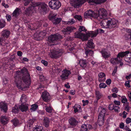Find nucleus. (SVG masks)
<instances>
[{"label":"nucleus","instance_id":"nucleus-39","mask_svg":"<svg viewBox=\"0 0 131 131\" xmlns=\"http://www.w3.org/2000/svg\"><path fill=\"white\" fill-rule=\"evenodd\" d=\"M88 128L87 125L85 124H83L81 126V131H87Z\"/></svg>","mask_w":131,"mask_h":131},{"label":"nucleus","instance_id":"nucleus-26","mask_svg":"<svg viewBox=\"0 0 131 131\" xmlns=\"http://www.w3.org/2000/svg\"><path fill=\"white\" fill-rule=\"evenodd\" d=\"M73 108L74 109V111L75 113L79 111L80 112L81 111V107L80 105L78 104H75L73 107Z\"/></svg>","mask_w":131,"mask_h":131},{"label":"nucleus","instance_id":"nucleus-50","mask_svg":"<svg viewBox=\"0 0 131 131\" xmlns=\"http://www.w3.org/2000/svg\"><path fill=\"white\" fill-rule=\"evenodd\" d=\"M74 18H76L78 19L80 21H82V18L79 15H76L74 16Z\"/></svg>","mask_w":131,"mask_h":131},{"label":"nucleus","instance_id":"nucleus-22","mask_svg":"<svg viewBox=\"0 0 131 131\" xmlns=\"http://www.w3.org/2000/svg\"><path fill=\"white\" fill-rule=\"evenodd\" d=\"M99 80L100 82H103L105 81V74L103 73H100L98 75Z\"/></svg>","mask_w":131,"mask_h":131},{"label":"nucleus","instance_id":"nucleus-55","mask_svg":"<svg viewBox=\"0 0 131 131\" xmlns=\"http://www.w3.org/2000/svg\"><path fill=\"white\" fill-rule=\"evenodd\" d=\"M82 102L83 103V105L84 106L85 105L88 104L89 103V101L88 100L85 101L84 100H82Z\"/></svg>","mask_w":131,"mask_h":131},{"label":"nucleus","instance_id":"nucleus-21","mask_svg":"<svg viewBox=\"0 0 131 131\" xmlns=\"http://www.w3.org/2000/svg\"><path fill=\"white\" fill-rule=\"evenodd\" d=\"M21 13V9L18 8H17L13 12L12 14L13 16L16 17L18 16Z\"/></svg>","mask_w":131,"mask_h":131},{"label":"nucleus","instance_id":"nucleus-51","mask_svg":"<svg viewBox=\"0 0 131 131\" xmlns=\"http://www.w3.org/2000/svg\"><path fill=\"white\" fill-rule=\"evenodd\" d=\"M115 105L112 104H111L108 106V108L111 110H114V108Z\"/></svg>","mask_w":131,"mask_h":131},{"label":"nucleus","instance_id":"nucleus-43","mask_svg":"<svg viewBox=\"0 0 131 131\" xmlns=\"http://www.w3.org/2000/svg\"><path fill=\"white\" fill-rule=\"evenodd\" d=\"M110 61L111 63L113 65H114L117 63L116 59L115 58L111 59Z\"/></svg>","mask_w":131,"mask_h":131},{"label":"nucleus","instance_id":"nucleus-14","mask_svg":"<svg viewBox=\"0 0 131 131\" xmlns=\"http://www.w3.org/2000/svg\"><path fill=\"white\" fill-rule=\"evenodd\" d=\"M28 105L26 103H22L19 106V108L22 112H25L28 109Z\"/></svg>","mask_w":131,"mask_h":131},{"label":"nucleus","instance_id":"nucleus-34","mask_svg":"<svg viewBox=\"0 0 131 131\" xmlns=\"http://www.w3.org/2000/svg\"><path fill=\"white\" fill-rule=\"evenodd\" d=\"M104 118L98 117L97 122L99 125L101 126L104 123Z\"/></svg>","mask_w":131,"mask_h":131},{"label":"nucleus","instance_id":"nucleus-60","mask_svg":"<svg viewBox=\"0 0 131 131\" xmlns=\"http://www.w3.org/2000/svg\"><path fill=\"white\" fill-rule=\"evenodd\" d=\"M129 100L130 101H131V91H128V93Z\"/></svg>","mask_w":131,"mask_h":131},{"label":"nucleus","instance_id":"nucleus-10","mask_svg":"<svg viewBox=\"0 0 131 131\" xmlns=\"http://www.w3.org/2000/svg\"><path fill=\"white\" fill-rule=\"evenodd\" d=\"M98 16V14L95 13L93 11L91 10L86 11L84 14V17L86 18L89 17H92L95 18H97Z\"/></svg>","mask_w":131,"mask_h":131},{"label":"nucleus","instance_id":"nucleus-18","mask_svg":"<svg viewBox=\"0 0 131 131\" xmlns=\"http://www.w3.org/2000/svg\"><path fill=\"white\" fill-rule=\"evenodd\" d=\"M101 52L102 56L105 58H108L110 56V53L105 49H102Z\"/></svg>","mask_w":131,"mask_h":131},{"label":"nucleus","instance_id":"nucleus-41","mask_svg":"<svg viewBox=\"0 0 131 131\" xmlns=\"http://www.w3.org/2000/svg\"><path fill=\"white\" fill-rule=\"evenodd\" d=\"M96 97L98 100L100 99L101 96V94L99 91H96L95 92Z\"/></svg>","mask_w":131,"mask_h":131},{"label":"nucleus","instance_id":"nucleus-47","mask_svg":"<svg viewBox=\"0 0 131 131\" xmlns=\"http://www.w3.org/2000/svg\"><path fill=\"white\" fill-rule=\"evenodd\" d=\"M8 82V79L6 78H4L3 80V85L7 83Z\"/></svg>","mask_w":131,"mask_h":131},{"label":"nucleus","instance_id":"nucleus-36","mask_svg":"<svg viewBox=\"0 0 131 131\" xmlns=\"http://www.w3.org/2000/svg\"><path fill=\"white\" fill-rule=\"evenodd\" d=\"M31 107L30 108V110L31 112L35 111L37 109L38 106V105L36 104H34L31 106Z\"/></svg>","mask_w":131,"mask_h":131},{"label":"nucleus","instance_id":"nucleus-23","mask_svg":"<svg viewBox=\"0 0 131 131\" xmlns=\"http://www.w3.org/2000/svg\"><path fill=\"white\" fill-rule=\"evenodd\" d=\"M73 30V28L72 27H68L66 29L62 30V31L64 34H66L67 32H71Z\"/></svg>","mask_w":131,"mask_h":131},{"label":"nucleus","instance_id":"nucleus-7","mask_svg":"<svg viewBox=\"0 0 131 131\" xmlns=\"http://www.w3.org/2000/svg\"><path fill=\"white\" fill-rule=\"evenodd\" d=\"M62 52L61 49H55L51 51L49 55L51 58L58 57L61 56Z\"/></svg>","mask_w":131,"mask_h":131},{"label":"nucleus","instance_id":"nucleus-11","mask_svg":"<svg viewBox=\"0 0 131 131\" xmlns=\"http://www.w3.org/2000/svg\"><path fill=\"white\" fill-rule=\"evenodd\" d=\"M70 74V71L65 69L62 71V74L60 77L62 80H65L68 78V76Z\"/></svg>","mask_w":131,"mask_h":131},{"label":"nucleus","instance_id":"nucleus-1","mask_svg":"<svg viewBox=\"0 0 131 131\" xmlns=\"http://www.w3.org/2000/svg\"><path fill=\"white\" fill-rule=\"evenodd\" d=\"M15 79L14 82L17 88L21 90H23L24 88V85L22 84L20 78H22L23 80L25 82L27 81H30V75L28 72V71L25 68H23L21 71H17L16 72Z\"/></svg>","mask_w":131,"mask_h":131},{"label":"nucleus","instance_id":"nucleus-61","mask_svg":"<svg viewBox=\"0 0 131 131\" xmlns=\"http://www.w3.org/2000/svg\"><path fill=\"white\" fill-rule=\"evenodd\" d=\"M2 5L5 8H7L9 7V6L7 4H5L4 2H3L2 3Z\"/></svg>","mask_w":131,"mask_h":131},{"label":"nucleus","instance_id":"nucleus-56","mask_svg":"<svg viewBox=\"0 0 131 131\" xmlns=\"http://www.w3.org/2000/svg\"><path fill=\"white\" fill-rule=\"evenodd\" d=\"M126 122L127 124H128L131 122V118L129 117L127 118L126 120Z\"/></svg>","mask_w":131,"mask_h":131},{"label":"nucleus","instance_id":"nucleus-33","mask_svg":"<svg viewBox=\"0 0 131 131\" xmlns=\"http://www.w3.org/2000/svg\"><path fill=\"white\" fill-rule=\"evenodd\" d=\"M121 98L122 102L123 103L127 104L128 105L129 103L128 102L127 99L125 96H122L121 97Z\"/></svg>","mask_w":131,"mask_h":131},{"label":"nucleus","instance_id":"nucleus-42","mask_svg":"<svg viewBox=\"0 0 131 131\" xmlns=\"http://www.w3.org/2000/svg\"><path fill=\"white\" fill-rule=\"evenodd\" d=\"M85 54L88 56V55L90 56H92L93 54V51L91 50H88L85 52Z\"/></svg>","mask_w":131,"mask_h":131},{"label":"nucleus","instance_id":"nucleus-9","mask_svg":"<svg viewBox=\"0 0 131 131\" xmlns=\"http://www.w3.org/2000/svg\"><path fill=\"white\" fill-rule=\"evenodd\" d=\"M98 14L99 17L101 19H103V20H105L107 19V13L106 10L103 8L100 9L98 12Z\"/></svg>","mask_w":131,"mask_h":131},{"label":"nucleus","instance_id":"nucleus-30","mask_svg":"<svg viewBox=\"0 0 131 131\" xmlns=\"http://www.w3.org/2000/svg\"><path fill=\"white\" fill-rule=\"evenodd\" d=\"M33 131H44V130L42 126L37 125L33 128Z\"/></svg>","mask_w":131,"mask_h":131},{"label":"nucleus","instance_id":"nucleus-64","mask_svg":"<svg viewBox=\"0 0 131 131\" xmlns=\"http://www.w3.org/2000/svg\"><path fill=\"white\" fill-rule=\"evenodd\" d=\"M125 85L128 87H130V86L129 84V81H126L125 83Z\"/></svg>","mask_w":131,"mask_h":131},{"label":"nucleus","instance_id":"nucleus-25","mask_svg":"<svg viewBox=\"0 0 131 131\" xmlns=\"http://www.w3.org/2000/svg\"><path fill=\"white\" fill-rule=\"evenodd\" d=\"M50 120L47 117H45L43 119V124L46 127H48L49 125Z\"/></svg>","mask_w":131,"mask_h":131},{"label":"nucleus","instance_id":"nucleus-16","mask_svg":"<svg viewBox=\"0 0 131 131\" xmlns=\"http://www.w3.org/2000/svg\"><path fill=\"white\" fill-rule=\"evenodd\" d=\"M56 15V14H54L52 17V21L53 24L55 25H57L59 24L61 20V18L55 17V16Z\"/></svg>","mask_w":131,"mask_h":131},{"label":"nucleus","instance_id":"nucleus-17","mask_svg":"<svg viewBox=\"0 0 131 131\" xmlns=\"http://www.w3.org/2000/svg\"><path fill=\"white\" fill-rule=\"evenodd\" d=\"M0 108L1 111L6 112L7 110V104L3 102H1L0 103Z\"/></svg>","mask_w":131,"mask_h":131},{"label":"nucleus","instance_id":"nucleus-29","mask_svg":"<svg viewBox=\"0 0 131 131\" xmlns=\"http://www.w3.org/2000/svg\"><path fill=\"white\" fill-rule=\"evenodd\" d=\"M35 121L34 119H30L28 122L27 126L29 127V129L32 127V125L34 122Z\"/></svg>","mask_w":131,"mask_h":131},{"label":"nucleus","instance_id":"nucleus-13","mask_svg":"<svg viewBox=\"0 0 131 131\" xmlns=\"http://www.w3.org/2000/svg\"><path fill=\"white\" fill-rule=\"evenodd\" d=\"M43 100L47 102L50 99L49 93L47 91H45L43 92L41 95Z\"/></svg>","mask_w":131,"mask_h":131},{"label":"nucleus","instance_id":"nucleus-31","mask_svg":"<svg viewBox=\"0 0 131 131\" xmlns=\"http://www.w3.org/2000/svg\"><path fill=\"white\" fill-rule=\"evenodd\" d=\"M127 31L128 32V34L126 35V37L127 38L126 39L129 40H131V29H128L127 30Z\"/></svg>","mask_w":131,"mask_h":131},{"label":"nucleus","instance_id":"nucleus-57","mask_svg":"<svg viewBox=\"0 0 131 131\" xmlns=\"http://www.w3.org/2000/svg\"><path fill=\"white\" fill-rule=\"evenodd\" d=\"M42 63L43 64V65L46 66H47L48 64V62L44 60H42L41 61Z\"/></svg>","mask_w":131,"mask_h":131},{"label":"nucleus","instance_id":"nucleus-40","mask_svg":"<svg viewBox=\"0 0 131 131\" xmlns=\"http://www.w3.org/2000/svg\"><path fill=\"white\" fill-rule=\"evenodd\" d=\"M5 26V21L3 19L0 20V28H2Z\"/></svg>","mask_w":131,"mask_h":131},{"label":"nucleus","instance_id":"nucleus-27","mask_svg":"<svg viewBox=\"0 0 131 131\" xmlns=\"http://www.w3.org/2000/svg\"><path fill=\"white\" fill-rule=\"evenodd\" d=\"M27 99L26 96L24 94H22L20 98V102L22 103H25L27 101Z\"/></svg>","mask_w":131,"mask_h":131},{"label":"nucleus","instance_id":"nucleus-15","mask_svg":"<svg viewBox=\"0 0 131 131\" xmlns=\"http://www.w3.org/2000/svg\"><path fill=\"white\" fill-rule=\"evenodd\" d=\"M99 111L100 112L98 117L104 118L106 113V110L101 107H100L99 109Z\"/></svg>","mask_w":131,"mask_h":131},{"label":"nucleus","instance_id":"nucleus-49","mask_svg":"<svg viewBox=\"0 0 131 131\" xmlns=\"http://www.w3.org/2000/svg\"><path fill=\"white\" fill-rule=\"evenodd\" d=\"M52 70L53 71H54V72H57L58 71H59L60 70L57 67V66L53 67L52 68Z\"/></svg>","mask_w":131,"mask_h":131},{"label":"nucleus","instance_id":"nucleus-62","mask_svg":"<svg viewBox=\"0 0 131 131\" xmlns=\"http://www.w3.org/2000/svg\"><path fill=\"white\" fill-rule=\"evenodd\" d=\"M117 66H115L114 68V69L113 71V73H112V75H115V73H116L117 71Z\"/></svg>","mask_w":131,"mask_h":131},{"label":"nucleus","instance_id":"nucleus-32","mask_svg":"<svg viewBox=\"0 0 131 131\" xmlns=\"http://www.w3.org/2000/svg\"><path fill=\"white\" fill-rule=\"evenodd\" d=\"M79 64L80 66L84 68L86 66V62L85 60H81L79 61Z\"/></svg>","mask_w":131,"mask_h":131},{"label":"nucleus","instance_id":"nucleus-3","mask_svg":"<svg viewBox=\"0 0 131 131\" xmlns=\"http://www.w3.org/2000/svg\"><path fill=\"white\" fill-rule=\"evenodd\" d=\"M104 31L102 29H99L96 31H91L90 32L84 34L80 32H76L74 34L75 38L81 39L82 40H86L88 39V37L90 36L92 38L95 37L99 33H103Z\"/></svg>","mask_w":131,"mask_h":131},{"label":"nucleus","instance_id":"nucleus-20","mask_svg":"<svg viewBox=\"0 0 131 131\" xmlns=\"http://www.w3.org/2000/svg\"><path fill=\"white\" fill-rule=\"evenodd\" d=\"M117 55L118 56V57L119 56L122 58V57H124L125 56H130L131 55V53L129 51H126L120 52L118 53Z\"/></svg>","mask_w":131,"mask_h":131},{"label":"nucleus","instance_id":"nucleus-38","mask_svg":"<svg viewBox=\"0 0 131 131\" xmlns=\"http://www.w3.org/2000/svg\"><path fill=\"white\" fill-rule=\"evenodd\" d=\"M46 111L49 113H51L53 109L52 108L51 105H49V107L45 106Z\"/></svg>","mask_w":131,"mask_h":131},{"label":"nucleus","instance_id":"nucleus-52","mask_svg":"<svg viewBox=\"0 0 131 131\" xmlns=\"http://www.w3.org/2000/svg\"><path fill=\"white\" fill-rule=\"evenodd\" d=\"M114 108V110L115 112H118L119 110H120L119 107L118 106L115 105Z\"/></svg>","mask_w":131,"mask_h":131},{"label":"nucleus","instance_id":"nucleus-8","mask_svg":"<svg viewBox=\"0 0 131 131\" xmlns=\"http://www.w3.org/2000/svg\"><path fill=\"white\" fill-rule=\"evenodd\" d=\"M49 5L52 9H56L61 6V3L58 0H52L49 2Z\"/></svg>","mask_w":131,"mask_h":131},{"label":"nucleus","instance_id":"nucleus-35","mask_svg":"<svg viewBox=\"0 0 131 131\" xmlns=\"http://www.w3.org/2000/svg\"><path fill=\"white\" fill-rule=\"evenodd\" d=\"M93 40L91 39L88 41L87 43L88 46L90 48H93L94 47V44L93 42Z\"/></svg>","mask_w":131,"mask_h":131},{"label":"nucleus","instance_id":"nucleus-63","mask_svg":"<svg viewBox=\"0 0 131 131\" xmlns=\"http://www.w3.org/2000/svg\"><path fill=\"white\" fill-rule=\"evenodd\" d=\"M112 91L113 92L117 93L118 91V90L117 88H114L112 89Z\"/></svg>","mask_w":131,"mask_h":131},{"label":"nucleus","instance_id":"nucleus-37","mask_svg":"<svg viewBox=\"0 0 131 131\" xmlns=\"http://www.w3.org/2000/svg\"><path fill=\"white\" fill-rule=\"evenodd\" d=\"M19 109L17 105H15L14 107H13L12 111V112L15 113H18Z\"/></svg>","mask_w":131,"mask_h":131},{"label":"nucleus","instance_id":"nucleus-6","mask_svg":"<svg viewBox=\"0 0 131 131\" xmlns=\"http://www.w3.org/2000/svg\"><path fill=\"white\" fill-rule=\"evenodd\" d=\"M62 38V36L58 34H56L55 35H51L48 38V40L50 42L54 43L52 45H57L58 43L57 42Z\"/></svg>","mask_w":131,"mask_h":131},{"label":"nucleus","instance_id":"nucleus-45","mask_svg":"<svg viewBox=\"0 0 131 131\" xmlns=\"http://www.w3.org/2000/svg\"><path fill=\"white\" fill-rule=\"evenodd\" d=\"M75 21L73 20V19H70L68 21L65 22V23L66 24H72L74 23Z\"/></svg>","mask_w":131,"mask_h":131},{"label":"nucleus","instance_id":"nucleus-12","mask_svg":"<svg viewBox=\"0 0 131 131\" xmlns=\"http://www.w3.org/2000/svg\"><path fill=\"white\" fill-rule=\"evenodd\" d=\"M9 119V117L5 115L2 116L0 119V121L1 123L4 125L7 123Z\"/></svg>","mask_w":131,"mask_h":131},{"label":"nucleus","instance_id":"nucleus-28","mask_svg":"<svg viewBox=\"0 0 131 131\" xmlns=\"http://www.w3.org/2000/svg\"><path fill=\"white\" fill-rule=\"evenodd\" d=\"M12 123L15 127H16L18 126L19 124V120L16 118H14L12 119L11 121Z\"/></svg>","mask_w":131,"mask_h":131},{"label":"nucleus","instance_id":"nucleus-19","mask_svg":"<svg viewBox=\"0 0 131 131\" xmlns=\"http://www.w3.org/2000/svg\"><path fill=\"white\" fill-rule=\"evenodd\" d=\"M69 123L72 126H75L77 125L78 122L74 118L71 117L69 120Z\"/></svg>","mask_w":131,"mask_h":131},{"label":"nucleus","instance_id":"nucleus-2","mask_svg":"<svg viewBox=\"0 0 131 131\" xmlns=\"http://www.w3.org/2000/svg\"><path fill=\"white\" fill-rule=\"evenodd\" d=\"M32 6L29 7L26 10V14L27 16H29L33 13L35 12L36 9L35 7L40 5L39 8L40 11L41 12H46L47 10L48 6L45 3H42L40 4L39 3H36L33 2L32 3Z\"/></svg>","mask_w":131,"mask_h":131},{"label":"nucleus","instance_id":"nucleus-53","mask_svg":"<svg viewBox=\"0 0 131 131\" xmlns=\"http://www.w3.org/2000/svg\"><path fill=\"white\" fill-rule=\"evenodd\" d=\"M115 58L116 59L117 62V63L121 62L122 60V58L119 56L118 57V55L117 56V58Z\"/></svg>","mask_w":131,"mask_h":131},{"label":"nucleus","instance_id":"nucleus-58","mask_svg":"<svg viewBox=\"0 0 131 131\" xmlns=\"http://www.w3.org/2000/svg\"><path fill=\"white\" fill-rule=\"evenodd\" d=\"M128 113L125 111H123L122 113L123 117V118H125L126 117V115Z\"/></svg>","mask_w":131,"mask_h":131},{"label":"nucleus","instance_id":"nucleus-24","mask_svg":"<svg viewBox=\"0 0 131 131\" xmlns=\"http://www.w3.org/2000/svg\"><path fill=\"white\" fill-rule=\"evenodd\" d=\"M10 34V32L7 30H5L3 31L2 32V36L5 38H8Z\"/></svg>","mask_w":131,"mask_h":131},{"label":"nucleus","instance_id":"nucleus-54","mask_svg":"<svg viewBox=\"0 0 131 131\" xmlns=\"http://www.w3.org/2000/svg\"><path fill=\"white\" fill-rule=\"evenodd\" d=\"M6 17L8 21H10L11 20V17L10 15L8 14L6 15Z\"/></svg>","mask_w":131,"mask_h":131},{"label":"nucleus","instance_id":"nucleus-5","mask_svg":"<svg viewBox=\"0 0 131 131\" xmlns=\"http://www.w3.org/2000/svg\"><path fill=\"white\" fill-rule=\"evenodd\" d=\"M117 21L114 19L108 18L105 20H102L100 23L102 28H113L117 26Z\"/></svg>","mask_w":131,"mask_h":131},{"label":"nucleus","instance_id":"nucleus-46","mask_svg":"<svg viewBox=\"0 0 131 131\" xmlns=\"http://www.w3.org/2000/svg\"><path fill=\"white\" fill-rule=\"evenodd\" d=\"M79 30L80 31H86V30L85 27L83 26H80L79 28Z\"/></svg>","mask_w":131,"mask_h":131},{"label":"nucleus","instance_id":"nucleus-59","mask_svg":"<svg viewBox=\"0 0 131 131\" xmlns=\"http://www.w3.org/2000/svg\"><path fill=\"white\" fill-rule=\"evenodd\" d=\"M114 103L116 105H119L121 104V102L119 101L115 100L114 101Z\"/></svg>","mask_w":131,"mask_h":131},{"label":"nucleus","instance_id":"nucleus-48","mask_svg":"<svg viewBox=\"0 0 131 131\" xmlns=\"http://www.w3.org/2000/svg\"><path fill=\"white\" fill-rule=\"evenodd\" d=\"M107 86L104 83H101L99 85L100 88H105Z\"/></svg>","mask_w":131,"mask_h":131},{"label":"nucleus","instance_id":"nucleus-4","mask_svg":"<svg viewBox=\"0 0 131 131\" xmlns=\"http://www.w3.org/2000/svg\"><path fill=\"white\" fill-rule=\"evenodd\" d=\"M107 0H70V4L74 7L78 6L83 3L86 1L89 3H94L97 4L102 3L105 2Z\"/></svg>","mask_w":131,"mask_h":131},{"label":"nucleus","instance_id":"nucleus-44","mask_svg":"<svg viewBox=\"0 0 131 131\" xmlns=\"http://www.w3.org/2000/svg\"><path fill=\"white\" fill-rule=\"evenodd\" d=\"M124 23L126 25H127L129 24H131V18H129L126 21H125Z\"/></svg>","mask_w":131,"mask_h":131}]
</instances>
